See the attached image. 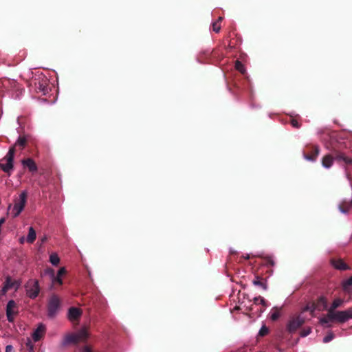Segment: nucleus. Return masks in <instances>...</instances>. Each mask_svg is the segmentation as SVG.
I'll return each instance as SVG.
<instances>
[{"instance_id": "nucleus-5", "label": "nucleus", "mask_w": 352, "mask_h": 352, "mask_svg": "<svg viewBox=\"0 0 352 352\" xmlns=\"http://www.w3.org/2000/svg\"><path fill=\"white\" fill-rule=\"evenodd\" d=\"M28 193L26 191L21 192L18 198L14 199V204L12 210L14 217H16L20 214L27 202Z\"/></svg>"}, {"instance_id": "nucleus-17", "label": "nucleus", "mask_w": 352, "mask_h": 352, "mask_svg": "<svg viewBox=\"0 0 352 352\" xmlns=\"http://www.w3.org/2000/svg\"><path fill=\"white\" fill-rule=\"evenodd\" d=\"M331 265L337 270H347L349 267L342 259H331Z\"/></svg>"}, {"instance_id": "nucleus-4", "label": "nucleus", "mask_w": 352, "mask_h": 352, "mask_svg": "<svg viewBox=\"0 0 352 352\" xmlns=\"http://www.w3.org/2000/svg\"><path fill=\"white\" fill-rule=\"evenodd\" d=\"M61 301L60 298L56 295H52L47 302V316L50 318L56 317L60 308Z\"/></svg>"}, {"instance_id": "nucleus-16", "label": "nucleus", "mask_w": 352, "mask_h": 352, "mask_svg": "<svg viewBox=\"0 0 352 352\" xmlns=\"http://www.w3.org/2000/svg\"><path fill=\"white\" fill-rule=\"evenodd\" d=\"M254 285L260 287L263 290H267V284L266 278H263L258 275L255 276L254 279L252 280Z\"/></svg>"}, {"instance_id": "nucleus-36", "label": "nucleus", "mask_w": 352, "mask_h": 352, "mask_svg": "<svg viewBox=\"0 0 352 352\" xmlns=\"http://www.w3.org/2000/svg\"><path fill=\"white\" fill-rule=\"evenodd\" d=\"M304 311H310L311 313L314 312V307L313 305L310 307H309L308 305L306 306L304 309H303Z\"/></svg>"}, {"instance_id": "nucleus-28", "label": "nucleus", "mask_w": 352, "mask_h": 352, "mask_svg": "<svg viewBox=\"0 0 352 352\" xmlns=\"http://www.w3.org/2000/svg\"><path fill=\"white\" fill-rule=\"evenodd\" d=\"M254 302L255 304H258V303H261L262 304L264 307H266L267 306V304H266V301L265 300L261 297V296H258V297H255L254 298Z\"/></svg>"}, {"instance_id": "nucleus-33", "label": "nucleus", "mask_w": 352, "mask_h": 352, "mask_svg": "<svg viewBox=\"0 0 352 352\" xmlns=\"http://www.w3.org/2000/svg\"><path fill=\"white\" fill-rule=\"evenodd\" d=\"M45 273L49 274L52 277L53 281L55 276L54 270L52 268H47L45 270Z\"/></svg>"}, {"instance_id": "nucleus-2", "label": "nucleus", "mask_w": 352, "mask_h": 352, "mask_svg": "<svg viewBox=\"0 0 352 352\" xmlns=\"http://www.w3.org/2000/svg\"><path fill=\"white\" fill-rule=\"evenodd\" d=\"M28 138V135H20L19 137L14 146L11 147L7 155L3 157V159H1V161H6L5 164H1V170L8 173V175L10 174V171L13 169V160L15 153L14 146H19L21 149L24 148L27 144Z\"/></svg>"}, {"instance_id": "nucleus-24", "label": "nucleus", "mask_w": 352, "mask_h": 352, "mask_svg": "<svg viewBox=\"0 0 352 352\" xmlns=\"http://www.w3.org/2000/svg\"><path fill=\"white\" fill-rule=\"evenodd\" d=\"M235 68H236V69L237 71H239L242 74H244L245 73V69L244 67V65L239 60H236V62H235Z\"/></svg>"}, {"instance_id": "nucleus-21", "label": "nucleus", "mask_w": 352, "mask_h": 352, "mask_svg": "<svg viewBox=\"0 0 352 352\" xmlns=\"http://www.w3.org/2000/svg\"><path fill=\"white\" fill-rule=\"evenodd\" d=\"M223 20L222 16H219L217 20L212 23V30L216 33L219 32L221 30V22Z\"/></svg>"}, {"instance_id": "nucleus-22", "label": "nucleus", "mask_w": 352, "mask_h": 352, "mask_svg": "<svg viewBox=\"0 0 352 352\" xmlns=\"http://www.w3.org/2000/svg\"><path fill=\"white\" fill-rule=\"evenodd\" d=\"M280 316V309L278 307H274L272 309V312L270 315V319L273 321L277 320Z\"/></svg>"}, {"instance_id": "nucleus-9", "label": "nucleus", "mask_w": 352, "mask_h": 352, "mask_svg": "<svg viewBox=\"0 0 352 352\" xmlns=\"http://www.w3.org/2000/svg\"><path fill=\"white\" fill-rule=\"evenodd\" d=\"M305 323V319L300 315L291 318L287 323V329L289 333L295 332Z\"/></svg>"}, {"instance_id": "nucleus-7", "label": "nucleus", "mask_w": 352, "mask_h": 352, "mask_svg": "<svg viewBox=\"0 0 352 352\" xmlns=\"http://www.w3.org/2000/svg\"><path fill=\"white\" fill-rule=\"evenodd\" d=\"M21 283L19 280L12 278L10 276H7L3 283V286L1 287V296L6 294L10 290H14V292L17 291Z\"/></svg>"}, {"instance_id": "nucleus-8", "label": "nucleus", "mask_w": 352, "mask_h": 352, "mask_svg": "<svg viewBox=\"0 0 352 352\" xmlns=\"http://www.w3.org/2000/svg\"><path fill=\"white\" fill-rule=\"evenodd\" d=\"M19 306L14 300L8 301L6 305V316L7 319L10 322H12L14 320L15 316L19 314Z\"/></svg>"}, {"instance_id": "nucleus-32", "label": "nucleus", "mask_w": 352, "mask_h": 352, "mask_svg": "<svg viewBox=\"0 0 352 352\" xmlns=\"http://www.w3.org/2000/svg\"><path fill=\"white\" fill-rule=\"evenodd\" d=\"M290 122H291V124L292 125V126L294 128H296V129L300 128L301 126V124L298 122V121L295 118H292Z\"/></svg>"}, {"instance_id": "nucleus-18", "label": "nucleus", "mask_w": 352, "mask_h": 352, "mask_svg": "<svg viewBox=\"0 0 352 352\" xmlns=\"http://www.w3.org/2000/svg\"><path fill=\"white\" fill-rule=\"evenodd\" d=\"M23 164L27 167L30 172H35L37 170V166L34 161L31 158H28L23 160Z\"/></svg>"}, {"instance_id": "nucleus-14", "label": "nucleus", "mask_w": 352, "mask_h": 352, "mask_svg": "<svg viewBox=\"0 0 352 352\" xmlns=\"http://www.w3.org/2000/svg\"><path fill=\"white\" fill-rule=\"evenodd\" d=\"M338 316H339L338 322L340 323H344L349 319H352V307L339 312Z\"/></svg>"}, {"instance_id": "nucleus-26", "label": "nucleus", "mask_w": 352, "mask_h": 352, "mask_svg": "<svg viewBox=\"0 0 352 352\" xmlns=\"http://www.w3.org/2000/svg\"><path fill=\"white\" fill-rule=\"evenodd\" d=\"M269 333V329L265 326L263 325L258 331V336L263 337L267 335Z\"/></svg>"}, {"instance_id": "nucleus-37", "label": "nucleus", "mask_w": 352, "mask_h": 352, "mask_svg": "<svg viewBox=\"0 0 352 352\" xmlns=\"http://www.w3.org/2000/svg\"><path fill=\"white\" fill-rule=\"evenodd\" d=\"M4 221H5V219L3 218H1V225L4 223Z\"/></svg>"}, {"instance_id": "nucleus-27", "label": "nucleus", "mask_w": 352, "mask_h": 352, "mask_svg": "<svg viewBox=\"0 0 352 352\" xmlns=\"http://www.w3.org/2000/svg\"><path fill=\"white\" fill-rule=\"evenodd\" d=\"M351 285H352V276L350 278H349L348 279H346L345 281H344L342 286H343L344 290H347L349 289V287Z\"/></svg>"}, {"instance_id": "nucleus-30", "label": "nucleus", "mask_w": 352, "mask_h": 352, "mask_svg": "<svg viewBox=\"0 0 352 352\" xmlns=\"http://www.w3.org/2000/svg\"><path fill=\"white\" fill-rule=\"evenodd\" d=\"M333 338H334V335L332 333H329L323 338V342L324 343H327V342H330L331 340H332L333 339Z\"/></svg>"}, {"instance_id": "nucleus-12", "label": "nucleus", "mask_w": 352, "mask_h": 352, "mask_svg": "<svg viewBox=\"0 0 352 352\" xmlns=\"http://www.w3.org/2000/svg\"><path fill=\"white\" fill-rule=\"evenodd\" d=\"M45 326L43 324H40L32 333L33 340L35 342L39 341L45 335Z\"/></svg>"}, {"instance_id": "nucleus-3", "label": "nucleus", "mask_w": 352, "mask_h": 352, "mask_svg": "<svg viewBox=\"0 0 352 352\" xmlns=\"http://www.w3.org/2000/svg\"><path fill=\"white\" fill-rule=\"evenodd\" d=\"M89 338V333L86 329H82L75 333H69L66 335L63 341V345L65 346L69 344H77L80 342H85Z\"/></svg>"}, {"instance_id": "nucleus-39", "label": "nucleus", "mask_w": 352, "mask_h": 352, "mask_svg": "<svg viewBox=\"0 0 352 352\" xmlns=\"http://www.w3.org/2000/svg\"><path fill=\"white\" fill-rule=\"evenodd\" d=\"M46 240V238L42 239V241L44 242Z\"/></svg>"}, {"instance_id": "nucleus-11", "label": "nucleus", "mask_w": 352, "mask_h": 352, "mask_svg": "<svg viewBox=\"0 0 352 352\" xmlns=\"http://www.w3.org/2000/svg\"><path fill=\"white\" fill-rule=\"evenodd\" d=\"M81 315L82 311L79 308L72 307L68 310L67 317L71 321L78 320Z\"/></svg>"}, {"instance_id": "nucleus-6", "label": "nucleus", "mask_w": 352, "mask_h": 352, "mask_svg": "<svg viewBox=\"0 0 352 352\" xmlns=\"http://www.w3.org/2000/svg\"><path fill=\"white\" fill-rule=\"evenodd\" d=\"M26 295L31 299L36 298L40 293L38 281L35 279L29 280L25 285Z\"/></svg>"}, {"instance_id": "nucleus-34", "label": "nucleus", "mask_w": 352, "mask_h": 352, "mask_svg": "<svg viewBox=\"0 0 352 352\" xmlns=\"http://www.w3.org/2000/svg\"><path fill=\"white\" fill-rule=\"evenodd\" d=\"M311 330L310 328H308L307 329H303L300 331V336L302 337H305L308 336L311 333Z\"/></svg>"}, {"instance_id": "nucleus-1", "label": "nucleus", "mask_w": 352, "mask_h": 352, "mask_svg": "<svg viewBox=\"0 0 352 352\" xmlns=\"http://www.w3.org/2000/svg\"><path fill=\"white\" fill-rule=\"evenodd\" d=\"M334 160L338 163H343L346 167V174L348 179L351 180V177L349 173L347 166H352V158L349 157L344 152L334 149L333 154H327L322 159V165L325 168H329L333 164Z\"/></svg>"}, {"instance_id": "nucleus-20", "label": "nucleus", "mask_w": 352, "mask_h": 352, "mask_svg": "<svg viewBox=\"0 0 352 352\" xmlns=\"http://www.w3.org/2000/svg\"><path fill=\"white\" fill-rule=\"evenodd\" d=\"M36 239V232L32 227L29 228V232L27 236V241L29 243H32Z\"/></svg>"}, {"instance_id": "nucleus-19", "label": "nucleus", "mask_w": 352, "mask_h": 352, "mask_svg": "<svg viewBox=\"0 0 352 352\" xmlns=\"http://www.w3.org/2000/svg\"><path fill=\"white\" fill-rule=\"evenodd\" d=\"M67 273L66 269L63 267L58 271L57 275L54 276L53 283H58L59 285H63L62 276H65Z\"/></svg>"}, {"instance_id": "nucleus-35", "label": "nucleus", "mask_w": 352, "mask_h": 352, "mask_svg": "<svg viewBox=\"0 0 352 352\" xmlns=\"http://www.w3.org/2000/svg\"><path fill=\"white\" fill-rule=\"evenodd\" d=\"M6 352H15V350L12 345H7L6 347Z\"/></svg>"}, {"instance_id": "nucleus-15", "label": "nucleus", "mask_w": 352, "mask_h": 352, "mask_svg": "<svg viewBox=\"0 0 352 352\" xmlns=\"http://www.w3.org/2000/svg\"><path fill=\"white\" fill-rule=\"evenodd\" d=\"M314 309L323 310L327 307V300L325 297L320 296L317 301L313 305Z\"/></svg>"}, {"instance_id": "nucleus-31", "label": "nucleus", "mask_w": 352, "mask_h": 352, "mask_svg": "<svg viewBox=\"0 0 352 352\" xmlns=\"http://www.w3.org/2000/svg\"><path fill=\"white\" fill-rule=\"evenodd\" d=\"M206 58L211 59L213 57L217 56V52L216 50H213L212 52H206Z\"/></svg>"}, {"instance_id": "nucleus-25", "label": "nucleus", "mask_w": 352, "mask_h": 352, "mask_svg": "<svg viewBox=\"0 0 352 352\" xmlns=\"http://www.w3.org/2000/svg\"><path fill=\"white\" fill-rule=\"evenodd\" d=\"M50 261L53 265H58L60 258L56 254H52L50 256Z\"/></svg>"}, {"instance_id": "nucleus-38", "label": "nucleus", "mask_w": 352, "mask_h": 352, "mask_svg": "<svg viewBox=\"0 0 352 352\" xmlns=\"http://www.w3.org/2000/svg\"><path fill=\"white\" fill-rule=\"evenodd\" d=\"M23 240H24V239H23V238H21V239H20L21 243H23Z\"/></svg>"}, {"instance_id": "nucleus-10", "label": "nucleus", "mask_w": 352, "mask_h": 352, "mask_svg": "<svg viewBox=\"0 0 352 352\" xmlns=\"http://www.w3.org/2000/svg\"><path fill=\"white\" fill-rule=\"evenodd\" d=\"M343 303H344V300L339 298H336L333 301L329 309H328L329 311V316H331V318H336V322H338V320H339V316H338V313L341 312L342 311H336V309L338 307H342Z\"/></svg>"}, {"instance_id": "nucleus-29", "label": "nucleus", "mask_w": 352, "mask_h": 352, "mask_svg": "<svg viewBox=\"0 0 352 352\" xmlns=\"http://www.w3.org/2000/svg\"><path fill=\"white\" fill-rule=\"evenodd\" d=\"M265 265L267 266H270V267H272L274 265L275 263L272 258V257L271 256H267L265 258Z\"/></svg>"}, {"instance_id": "nucleus-13", "label": "nucleus", "mask_w": 352, "mask_h": 352, "mask_svg": "<svg viewBox=\"0 0 352 352\" xmlns=\"http://www.w3.org/2000/svg\"><path fill=\"white\" fill-rule=\"evenodd\" d=\"M319 147L317 146H314L310 147V153H304V157L306 160L309 161H315L319 154Z\"/></svg>"}, {"instance_id": "nucleus-23", "label": "nucleus", "mask_w": 352, "mask_h": 352, "mask_svg": "<svg viewBox=\"0 0 352 352\" xmlns=\"http://www.w3.org/2000/svg\"><path fill=\"white\" fill-rule=\"evenodd\" d=\"M330 321H336V318L329 316V311L328 310L327 315L320 320L321 324H327Z\"/></svg>"}]
</instances>
